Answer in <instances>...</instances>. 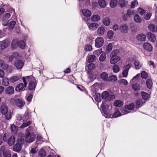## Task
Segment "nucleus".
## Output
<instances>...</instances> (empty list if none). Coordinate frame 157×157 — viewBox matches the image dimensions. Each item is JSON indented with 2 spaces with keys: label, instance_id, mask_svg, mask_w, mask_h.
Here are the masks:
<instances>
[{
  "label": "nucleus",
  "instance_id": "obj_1",
  "mask_svg": "<svg viewBox=\"0 0 157 157\" xmlns=\"http://www.w3.org/2000/svg\"><path fill=\"white\" fill-rule=\"evenodd\" d=\"M120 52L117 50L113 51L110 55L111 56L110 63L111 64L117 63L121 59V57L118 56Z\"/></svg>",
  "mask_w": 157,
  "mask_h": 157
},
{
  "label": "nucleus",
  "instance_id": "obj_2",
  "mask_svg": "<svg viewBox=\"0 0 157 157\" xmlns=\"http://www.w3.org/2000/svg\"><path fill=\"white\" fill-rule=\"evenodd\" d=\"M0 66L4 70H6L7 72L11 73L12 71V67L6 63L3 60H0Z\"/></svg>",
  "mask_w": 157,
  "mask_h": 157
},
{
  "label": "nucleus",
  "instance_id": "obj_3",
  "mask_svg": "<svg viewBox=\"0 0 157 157\" xmlns=\"http://www.w3.org/2000/svg\"><path fill=\"white\" fill-rule=\"evenodd\" d=\"M22 80L24 82V84L21 83L18 85L15 89L16 91H22L26 86L27 83L26 81L25 78L23 77L22 78Z\"/></svg>",
  "mask_w": 157,
  "mask_h": 157
},
{
  "label": "nucleus",
  "instance_id": "obj_4",
  "mask_svg": "<svg viewBox=\"0 0 157 157\" xmlns=\"http://www.w3.org/2000/svg\"><path fill=\"white\" fill-rule=\"evenodd\" d=\"M135 107V105L133 103H131L129 105H128L125 106L122 112L124 113V114H126L130 113L129 110H133Z\"/></svg>",
  "mask_w": 157,
  "mask_h": 157
},
{
  "label": "nucleus",
  "instance_id": "obj_5",
  "mask_svg": "<svg viewBox=\"0 0 157 157\" xmlns=\"http://www.w3.org/2000/svg\"><path fill=\"white\" fill-rule=\"evenodd\" d=\"M35 139V135L34 134L28 133L25 136V140L27 143H31L33 142Z\"/></svg>",
  "mask_w": 157,
  "mask_h": 157
},
{
  "label": "nucleus",
  "instance_id": "obj_6",
  "mask_svg": "<svg viewBox=\"0 0 157 157\" xmlns=\"http://www.w3.org/2000/svg\"><path fill=\"white\" fill-rule=\"evenodd\" d=\"M104 40L101 37H98L95 40V46L97 48H100L103 44Z\"/></svg>",
  "mask_w": 157,
  "mask_h": 157
},
{
  "label": "nucleus",
  "instance_id": "obj_7",
  "mask_svg": "<svg viewBox=\"0 0 157 157\" xmlns=\"http://www.w3.org/2000/svg\"><path fill=\"white\" fill-rule=\"evenodd\" d=\"M15 103L17 106L20 108L23 107L25 104V102L21 98H18L16 99H14Z\"/></svg>",
  "mask_w": 157,
  "mask_h": 157
},
{
  "label": "nucleus",
  "instance_id": "obj_8",
  "mask_svg": "<svg viewBox=\"0 0 157 157\" xmlns=\"http://www.w3.org/2000/svg\"><path fill=\"white\" fill-rule=\"evenodd\" d=\"M15 67L17 69H21L24 65V63L22 60H16L14 64Z\"/></svg>",
  "mask_w": 157,
  "mask_h": 157
},
{
  "label": "nucleus",
  "instance_id": "obj_9",
  "mask_svg": "<svg viewBox=\"0 0 157 157\" xmlns=\"http://www.w3.org/2000/svg\"><path fill=\"white\" fill-rule=\"evenodd\" d=\"M143 47L147 51L150 52H151L152 50V46L150 44L148 43H144L143 45Z\"/></svg>",
  "mask_w": 157,
  "mask_h": 157
},
{
  "label": "nucleus",
  "instance_id": "obj_10",
  "mask_svg": "<svg viewBox=\"0 0 157 157\" xmlns=\"http://www.w3.org/2000/svg\"><path fill=\"white\" fill-rule=\"evenodd\" d=\"M147 36L148 39L152 42H154L156 40L155 36L151 33H148L147 34Z\"/></svg>",
  "mask_w": 157,
  "mask_h": 157
},
{
  "label": "nucleus",
  "instance_id": "obj_11",
  "mask_svg": "<svg viewBox=\"0 0 157 157\" xmlns=\"http://www.w3.org/2000/svg\"><path fill=\"white\" fill-rule=\"evenodd\" d=\"M108 106V105H107ZM107 106H105V103L104 102H102L101 105V107L102 108L104 113V116L106 118H108L109 117V114L108 113L106 107Z\"/></svg>",
  "mask_w": 157,
  "mask_h": 157
},
{
  "label": "nucleus",
  "instance_id": "obj_12",
  "mask_svg": "<svg viewBox=\"0 0 157 157\" xmlns=\"http://www.w3.org/2000/svg\"><path fill=\"white\" fill-rule=\"evenodd\" d=\"M119 30L121 32L126 33L128 31V27L126 25L124 24L120 26Z\"/></svg>",
  "mask_w": 157,
  "mask_h": 157
},
{
  "label": "nucleus",
  "instance_id": "obj_13",
  "mask_svg": "<svg viewBox=\"0 0 157 157\" xmlns=\"http://www.w3.org/2000/svg\"><path fill=\"white\" fill-rule=\"evenodd\" d=\"M0 111L2 114H6L8 112V108L6 105L3 104L0 107Z\"/></svg>",
  "mask_w": 157,
  "mask_h": 157
},
{
  "label": "nucleus",
  "instance_id": "obj_14",
  "mask_svg": "<svg viewBox=\"0 0 157 157\" xmlns=\"http://www.w3.org/2000/svg\"><path fill=\"white\" fill-rule=\"evenodd\" d=\"M14 88L12 86L7 87L5 90V93L7 94H12L14 93Z\"/></svg>",
  "mask_w": 157,
  "mask_h": 157
},
{
  "label": "nucleus",
  "instance_id": "obj_15",
  "mask_svg": "<svg viewBox=\"0 0 157 157\" xmlns=\"http://www.w3.org/2000/svg\"><path fill=\"white\" fill-rule=\"evenodd\" d=\"M36 83L35 80L33 79V81L30 82L28 88L29 90H34L36 87Z\"/></svg>",
  "mask_w": 157,
  "mask_h": 157
},
{
  "label": "nucleus",
  "instance_id": "obj_16",
  "mask_svg": "<svg viewBox=\"0 0 157 157\" xmlns=\"http://www.w3.org/2000/svg\"><path fill=\"white\" fill-rule=\"evenodd\" d=\"M21 144L18 143L16 144L13 146V150L16 152H18L21 150Z\"/></svg>",
  "mask_w": 157,
  "mask_h": 157
},
{
  "label": "nucleus",
  "instance_id": "obj_17",
  "mask_svg": "<svg viewBox=\"0 0 157 157\" xmlns=\"http://www.w3.org/2000/svg\"><path fill=\"white\" fill-rule=\"evenodd\" d=\"M96 59V56L94 55H90L87 57V62L90 63H92L95 61Z\"/></svg>",
  "mask_w": 157,
  "mask_h": 157
},
{
  "label": "nucleus",
  "instance_id": "obj_18",
  "mask_svg": "<svg viewBox=\"0 0 157 157\" xmlns=\"http://www.w3.org/2000/svg\"><path fill=\"white\" fill-rule=\"evenodd\" d=\"M148 28L150 31L152 32H155L157 31V26L153 24L149 25Z\"/></svg>",
  "mask_w": 157,
  "mask_h": 157
},
{
  "label": "nucleus",
  "instance_id": "obj_19",
  "mask_svg": "<svg viewBox=\"0 0 157 157\" xmlns=\"http://www.w3.org/2000/svg\"><path fill=\"white\" fill-rule=\"evenodd\" d=\"M15 142V139L14 136H11L8 140V144L10 146L13 145Z\"/></svg>",
  "mask_w": 157,
  "mask_h": 157
},
{
  "label": "nucleus",
  "instance_id": "obj_20",
  "mask_svg": "<svg viewBox=\"0 0 157 157\" xmlns=\"http://www.w3.org/2000/svg\"><path fill=\"white\" fill-rule=\"evenodd\" d=\"M88 26L90 30H95L98 28V25L97 23H93L90 24Z\"/></svg>",
  "mask_w": 157,
  "mask_h": 157
},
{
  "label": "nucleus",
  "instance_id": "obj_21",
  "mask_svg": "<svg viewBox=\"0 0 157 157\" xmlns=\"http://www.w3.org/2000/svg\"><path fill=\"white\" fill-rule=\"evenodd\" d=\"M82 13L84 16L87 17H90L91 14V12L88 10H82Z\"/></svg>",
  "mask_w": 157,
  "mask_h": 157
},
{
  "label": "nucleus",
  "instance_id": "obj_22",
  "mask_svg": "<svg viewBox=\"0 0 157 157\" xmlns=\"http://www.w3.org/2000/svg\"><path fill=\"white\" fill-rule=\"evenodd\" d=\"M105 29L104 27H99L97 30V34L99 36H102L104 33Z\"/></svg>",
  "mask_w": 157,
  "mask_h": 157
},
{
  "label": "nucleus",
  "instance_id": "obj_23",
  "mask_svg": "<svg viewBox=\"0 0 157 157\" xmlns=\"http://www.w3.org/2000/svg\"><path fill=\"white\" fill-rule=\"evenodd\" d=\"M141 94L142 96L143 99L144 100H147L150 98L149 95L147 93L142 92Z\"/></svg>",
  "mask_w": 157,
  "mask_h": 157
},
{
  "label": "nucleus",
  "instance_id": "obj_24",
  "mask_svg": "<svg viewBox=\"0 0 157 157\" xmlns=\"http://www.w3.org/2000/svg\"><path fill=\"white\" fill-rule=\"evenodd\" d=\"M98 3L100 6L102 8H105L106 5V2L105 0H98Z\"/></svg>",
  "mask_w": 157,
  "mask_h": 157
},
{
  "label": "nucleus",
  "instance_id": "obj_25",
  "mask_svg": "<svg viewBox=\"0 0 157 157\" xmlns=\"http://www.w3.org/2000/svg\"><path fill=\"white\" fill-rule=\"evenodd\" d=\"M91 20L92 21H98L100 20V18L98 14L94 15L91 17Z\"/></svg>",
  "mask_w": 157,
  "mask_h": 157
},
{
  "label": "nucleus",
  "instance_id": "obj_26",
  "mask_svg": "<svg viewBox=\"0 0 157 157\" xmlns=\"http://www.w3.org/2000/svg\"><path fill=\"white\" fill-rule=\"evenodd\" d=\"M18 56V54L17 53L14 52L12 55L10 56L9 58V61L12 62L14 58H17Z\"/></svg>",
  "mask_w": 157,
  "mask_h": 157
},
{
  "label": "nucleus",
  "instance_id": "obj_27",
  "mask_svg": "<svg viewBox=\"0 0 157 157\" xmlns=\"http://www.w3.org/2000/svg\"><path fill=\"white\" fill-rule=\"evenodd\" d=\"M144 103H145V101L142 100H137L136 102V107L138 108H139Z\"/></svg>",
  "mask_w": 157,
  "mask_h": 157
},
{
  "label": "nucleus",
  "instance_id": "obj_28",
  "mask_svg": "<svg viewBox=\"0 0 157 157\" xmlns=\"http://www.w3.org/2000/svg\"><path fill=\"white\" fill-rule=\"evenodd\" d=\"M101 77L104 80L108 81V74L106 73H102L101 74Z\"/></svg>",
  "mask_w": 157,
  "mask_h": 157
},
{
  "label": "nucleus",
  "instance_id": "obj_29",
  "mask_svg": "<svg viewBox=\"0 0 157 157\" xmlns=\"http://www.w3.org/2000/svg\"><path fill=\"white\" fill-rule=\"evenodd\" d=\"M21 75L18 76H15L12 77L10 79V81L12 82H14L21 79Z\"/></svg>",
  "mask_w": 157,
  "mask_h": 157
},
{
  "label": "nucleus",
  "instance_id": "obj_30",
  "mask_svg": "<svg viewBox=\"0 0 157 157\" xmlns=\"http://www.w3.org/2000/svg\"><path fill=\"white\" fill-rule=\"evenodd\" d=\"M138 40L141 41H144L146 38V36L145 35L140 34L137 36Z\"/></svg>",
  "mask_w": 157,
  "mask_h": 157
},
{
  "label": "nucleus",
  "instance_id": "obj_31",
  "mask_svg": "<svg viewBox=\"0 0 157 157\" xmlns=\"http://www.w3.org/2000/svg\"><path fill=\"white\" fill-rule=\"evenodd\" d=\"M146 84L148 89H151V88L153 83L151 79H147L146 81Z\"/></svg>",
  "mask_w": 157,
  "mask_h": 157
},
{
  "label": "nucleus",
  "instance_id": "obj_32",
  "mask_svg": "<svg viewBox=\"0 0 157 157\" xmlns=\"http://www.w3.org/2000/svg\"><path fill=\"white\" fill-rule=\"evenodd\" d=\"M103 22L104 25L108 26L110 24V21L109 18L105 17L103 19Z\"/></svg>",
  "mask_w": 157,
  "mask_h": 157
},
{
  "label": "nucleus",
  "instance_id": "obj_33",
  "mask_svg": "<svg viewBox=\"0 0 157 157\" xmlns=\"http://www.w3.org/2000/svg\"><path fill=\"white\" fill-rule=\"evenodd\" d=\"M117 79V77L116 75H112L108 77V81H116Z\"/></svg>",
  "mask_w": 157,
  "mask_h": 157
},
{
  "label": "nucleus",
  "instance_id": "obj_34",
  "mask_svg": "<svg viewBox=\"0 0 157 157\" xmlns=\"http://www.w3.org/2000/svg\"><path fill=\"white\" fill-rule=\"evenodd\" d=\"M132 87L134 90H138L140 89V86L137 83L132 84Z\"/></svg>",
  "mask_w": 157,
  "mask_h": 157
},
{
  "label": "nucleus",
  "instance_id": "obj_35",
  "mask_svg": "<svg viewBox=\"0 0 157 157\" xmlns=\"http://www.w3.org/2000/svg\"><path fill=\"white\" fill-rule=\"evenodd\" d=\"M3 155L4 157H11V154L10 150H5L3 152Z\"/></svg>",
  "mask_w": 157,
  "mask_h": 157
},
{
  "label": "nucleus",
  "instance_id": "obj_36",
  "mask_svg": "<svg viewBox=\"0 0 157 157\" xmlns=\"http://www.w3.org/2000/svg\"><path fill=\"white\" fill-rule=\"evenodd\" d=\"M123 102L120 100H116V101L114 103V105L115 106L118 107H120L123 105Z\"/></svg>",
  "mask_w": 157,
  "mask_h": 157
},
{
  "label": "nucleus",
  "instance_id": "obj_37",
  "mask_svg": "<svg viewBox=\"0 0 157 157\" xmlns=\"http://www.w3.org/2000/svg\"><path fill=\"white\" fill-rule=\"evenodd\" d=\"M29 112L28 110H27L24 115V121H26L27 120H28L30 118V116L29 114Z\"/></svg>",
  "mask_w": 157,
  "mask_h": 157
},
{
  "label": "nucleus",
  "instance_id": "obj_38",
  "mask_svg": "<svg viewBox=\"0 0 157 157\" xmlns=\"http://www.w3.org/2000/svg\"><path fill=\"white\" fill-rule=\"evenodd\" d=\"M2 84L5 86H8L9 85V79L8 78L6 77H4L2 81Z\"/></svg>",
  "mask_w": 157,
  "mask_h": 157
},
{
  "label": "nucleus",
  "instance_id": "obj_39",
  "mask_svg": "<svg viewBox=\"0 0 157 157\" xmlns=\"http://www.w3.org/2000/svg\"><path fill=\"white\" fill-rule=\"evenodd\" d=\"M127 2L125 0H119L118 4L120 6L121 8L124 7L126 5Z\"/></svg>",
  "mask_w": 157,
  "mask_h": 157
},
{
  "label": "nucleus",
  "instance_id": "obj_40",
  "mask_svg": "<svg viewBox=\"0 0 157 157\" xmlns=\"http://www.w3.org/2000/svg\"><path fill=\"white\" fill-rule=\"evenodd\" d=\"M39 154L41 157H45L46 154L43 148H42L39 152Z\"/></svg>",
  "mask_w": 157,
  "mask_h": 157
},
{
  "label": "nucleus",
  "instance_id": "obj_41",
  "mask_svg": "<svg viewBox=\"0 0 157 157\" xmlns=\"http://www.w3.org/2000/svg\"><path fill=\"white\" fill-rule=\"evenodd\" d=\"M10 9L11 11L10 14L11 15H12L11 18L12 20L16 21L17 20V17L15 15V10L13 9Z\"/></svg>",
  "mask_w": 157,
  "mask_h": 157
},
{
  "label": "nucleus",
  "instance_id": "obj_42",
  "mask_svg": "<svg viewBox=\"0 0 157 157\" xmlns=\"http://www.w3.org/2000/svg\"><path fill=\"white\" fill-rule=\"evenodd\" d=\"M135 12L133 10H128L127 11L126 16L128 17H130L133 15Z\"/></svg>",
  "mask_w": 157,
  "mask_h": 157
},
{
  "label": "nucleus",
  "instance_id": "obj_43",
  "mask_svg": "<svg viewBox=\"0 0 157 157\" xmlns=\"http://www.w3.org/2000/svg\"><path fill=\"white\" fill-rule=\"evenodd\" d=\"M32 123V122L30 121H29L26 122H24L20 126L21 128H24L26 127H27Z\"/></svg>",
  "mask_w": 157,
  "mask_h": 157
},
{
  "label": "nucleus",
  "instance_id": "obj_44",
  "mask_svg": "<svg viewBox=\"0 0 157 157\" xmlns=\"http://www.w3.org/2000/svg\"><path fill=\"white\" fill-rule=\"evenodd\" d=\"M15 24L16 21H12L10 22L9 26L10 30H12L13 29Z\"/></svg>",
  "mask_w": 157,
  "mask_h": 157
},
{
  "label": "nucleus",
  "instance_id": "obj_45",
  "mask_svg": "<svg viewBox=\"0 0 157 157\" xmlns=\"http://www.w3.org/2000/svg\"><path fill=\"white\" fill-rule=\"evenodd\" d=\"M134 20L137 23H140L141 22V17L138 14H136L134 16Z\"/></svg>",
  "mask_w": 157,
  "mask_h": 157
},
{
  "label": "nucleus",
  "instance_id": "obj_46",
  "mask_svg": "<svg viewBox=\"0 0 157 157\" xmlns=\"http://www.w3.org/2000/svg\"><path fill=\"white\" fill-rule=\"evenodd\" d=\"M11 16L10 13H6L2 18L3 21H8V19Z\"/></svg>",
  "mask_w": 157,
  "mask_h": 157
},
{
  "label": "nucleus",
  "instance_id": "obj_47",
  "mask_svg": "<svg viewBox=\"0 0 157 157\" xmlns=\"http://www.w3.org/2000/svg\"><path fill=\"white\" fill-rule=\"evenodd\" d=\"M11 129L12 133H15L18 130V127L14 125H12L11 126Z\"/></svg>",
  "mask_w": 157,
  "mask_h": 157
},
{
  "label": "nucleus",
  "instance_id": "obj_48",
  "mask_svg": "<svg viewBox=\"0 0 157 157\" xmlns=\"http://www.w3.org/2000/svg\"><path fill=\"white\" fill-rule=\"evenodd\" d=\"M18 44L19 47L21 48H24L26 45L25 43L23 40L19 41Z\"/></svg>",
  "mask_w": 157,
  "mask_h": 157
},
{
  "label": "nucleus",
  "instance_id": "obj_49",
  "mask_svg": "<svg viewBox=\"0 0 157 157\" xmlns=\"http://www.w3.org/2000/svg\"><path fill=\"white\" fill-rule=\"evenodd\" d=\"M117 0H111L110 3V6L112 8L115 7L117 4Z\"/></svg>",
  "mask_w": 157,
  "mask_h": 157
},
{
  "label": "nucleus",
  "instance_id": "obj_50",
  "mask_svg": "<svg viewBox=\"0 0 157 157\" xmlns=\"http://www.w3.org/2000/svg\"><path fill=\"white\" fill-rule=\"evenodd\" d=\"M134 64L136 69H139L141 67V64L138 60H136Z\"/></svg>",
  "mask_w": 157,
  "mask_h": 157
},
{
  "label": "nucleus",
  "instance_id": "obj_51",
  "mask_svg": "<svg viewBox=\"0 0 157 157\" xmlns=\"http://www.w3.org/2000/svg\"><path fill=\"white\" fill-rule=\"evenodd\" d=\"M141 75L142 78L146 79L148 76L147 73L144 71H142L141 73Z\"/></svg>",
  "mask_w": 157,
  "mask_h": 157
},
{
  "label": "nucleus",
  "instance_id": "obj_52",
  "mask_svg": "<svg viewBox=\"0 0 157 157\" xmlns=\"http://www.w3.org/2000/svg\"><path fill=\"white\" fill-rule=\"evenodd\" d=\"M8 44L7 42L3 41L1 44V48L2 49H5L8 46Z\"/></svg>",
  "mask_w": 157,
  "mask_h": 157
},
{
  "label": "nucleus",
  "instance_id": "obj_53",
  "mask_svg": "<svg viewBox=\"0 0 157 157\" xmlns=\"http://www.w3.org/2000/svg\"><path fill=\"white\" fill-rule=\"evenodd\" d=\"M88 77L90 79H92L94 78L93 72L90 70H88L87 71Z\"/></svg>",
  "mask_w": 157,
  "mask_h": 157
},
{
  "label": "nucleus",
  "instance_id": "obj_54",
  "mask_svg": "<svg viewBox=\"0 0 157 157\" xmlns=\"http://www.w3.org/2000/svg\"><path fill=\"white\" fill-rule=\"evenodd\" d=\"M140 74H137L133 78L130 80V82L132 83L136 81L140 77Z\"/></svg>",
  "mask_w": 157,
  "mask_h": 157
},
{
  "label": "nucleus",
  "instance_id": "obj_55",
  "mask_svg": "<svg viewBox=\"0 0 157 157\" xmlns=\"http://www.w3.org/2000/svg\"><path fill=\"white\" fill-rule=\"evenodd\" d=\"M113 71L115 73H117L119 71V68L118 66L117 65H114L113 67Z\"/></svg>",
  "mask_w": 157,
  "mask_h": 157
},
{
  "label": "nucleus",
  "instance_id": "obj_56",
  "mask_svg": "<svg viewBox=\"0 0 157 157\" xmlns=\"http://www.w3.org/2000/svg\"><path fill=\"white\" fill-rule=\"evenodd\" d=\"M92 49V48L91 45L87 44L85 45L84 47V50L86 51H90Z\"/></svg>",
  "mask_w": 157,
  "mask_h": 157
},
{
  "label": "nucleus",
  "instance_id": "obj_57",
  "mask_svg": "<svg viewBox=\"0 0 157 157\" xmlns=\"http://www.w3.org/2000/svg\"><path fill=\"white\" fill-rule=\"evenodd\" d=\"M106 58V54L105 53H103L100 56L99 59L100 61L103 62L105 61Z\"/></svg>",
  "mask_w": 157,
  "mask_h": 157
},
{
  "label": "nucleus",
  "instance_id": "obj_58",
  "mask_svg": "<svg viewBox=\"0 0 157 157\" xmlns=\"http://www.w3.org/2000/svg\"><path fill=\"white\" fill-rule=\"evenodd\" d=\"M101 96L103 99H105L109 96V94L107 91H104L102 93Z\"/></svg>",
  "mask_w": 157,
  "mask_h": 157
},
{
  "label": "nucleus",
  "instance_id": "obj_59",
  "mask_svg": "<svg viewBox=\"0 0 157 157\" xmlns=\"http://www.w3.org/2000/svg\"><path fill=\"white\" fill-rule=\"evenodd\" d=\"M118 82L120 84H123L124 85L126 86L128 84V82L126 80L124 79H121L118 80Z\"/></svg>",
  "mask_w": 157,
  "mask_h": 157
},
{
  "label": "nucleus",
  "instance_id": "obj_60",
  "mask_svg": "<svg viewBox=\"0 0 157 157\" xmlns=\"http://www.w3.org/2000/svg\"><path fill=\"white\" fill-rule=\"evenodd\" d=\"M113 32L111 30L109 31L107 33L108 37L109 39H112L113 38Z\"/></svg>",
  "mask_w": 157,
  "mask_h": 157
},
{
  "label": "nucleus",
  "instance_id": "obj_61",
  "mask_svg": "<svg viewBox=\"0 0 157 157\" xmlns=\"http://www.w3.org/2000/svg\"><path fill=\"white\" fill-rule=\"evenodd\" d=\"M112 44L111 43H109L107 46L106 51L107 52H110L112 50Z\"/></svg>",
  "mask_w": 157,
  "mask_h": 157
},
{
  "label": "nucleus",
  "instance_id": "obj_62",
  "mask_svg": "<svg viewBox=\"0 0 157 157\" xmlns=\"http://www.w3.org/2000/svg\"><path fill=\"white\" fill-rule=\"evenodd\" d=\"M131 64L130 63L124 66L123 68V70L126 71L128 72V70L131 68Z\"/></svg>",
  "mask_w": 157,
  "mask_h": 157
},
{
  "label": "nucleus",
  "instance_id": "obj_63",
  "mask_svg": "<svg viewBox=\"0 0 157 157\" xmlns=\"http://www.w3.org/2000/svg\"><path fill=\"white\" fill-rule=\"evenodd\" d=\"M137 11L138 13H139L141 15H142L146 12V11L145 10L141 8H138Z\"/></svg>",
  "mask_w": 157,
  "mask_h": 157
},
{
  "label": "nucleus",
  "instance_id": "obj_64",
  "mask_svg": "<svg viewBox=\"0 0 157 157\" xmlns=\"http://www.w3.org/2000/svg\"><path fill=\"white\" fill-rule=\"evenodd\" d=\"M122 114L118 111H117L114 112L113 114V117H117L120 116L122 115Z\"/></svg>",
  "mask_w": 157,
  "mask_h": 157
}]
</instances>
